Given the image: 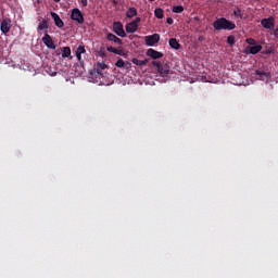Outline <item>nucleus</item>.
I'll list each match as a JSON object with an SVG mask.
<instances>
[{
  "label": "nucleus",
  "instance_id": "b1692460",
  "mask_svg": "<svg viewBox=\"0 0 278 278\" xmlns=\"http://www.w3.org/2000/svg\"><path fill=\"white\" fill-rule=\"evenodd\" d=\"M99 58H108V53H105V48L101 47L98 51Z\"/></svg>",
  "mask_w": 278,
  "mask_h": 278
},
{
  "label": "nucleus",
  "instance_id": "2f4dec72",
  "mask_svg": "<svg viewBox=\"0 0 278 278\" xmlns=\"http://www.w3.org/2000/svg\"><path fill=\"white\" fill-rule=\"evenodd\" d=\"M76 58H77L79 64H84V61L81 60V54L80 53L76 52Z\"/></svg>",
  "mask_w": 278,
  "mask_h": 278
},
{
  "label": "nucleus",
  "instance_id": "9d476101",
  "mask_svg": "<svg viewBox=\"0 0 278 278\" xmlns=\"http://www.w3.org/2000/svg\"><path fill=\"white\" fill-rule=\"evenodd\" d=\"M51 17L53 18L54 24L56 27H59V29H62V27H64V21H62L58 13L51 12Z\"/></svg>",
  "mask_w": 278,
  "mask_h": 278
},
{
  "label": "nucleus",
  "instance_id": "e433bc0d",
  "mask_svg": "<svg viewBox=\"0 0 278 278\" xmlns=\"http://www.w3.org/2000/svg\"><path fill=\"white\" fill-rule=\"evenodd\" d=\"M126 66H131V63L130 62H126Z\"/></svg>",
  "mask_w": 278,
  "mask_h": 278
},
{
  "label": "nucleus",
  "instance_id": "6e6552de",
  "mask_svg": "<svg viewBox=\"0 0 278 278\" xmlns=\"http://www.w3.org/2000/svg\"><path fill=\"white\" fill-rule=\"evenodd\" d=\"M147 55L149 58H152V60H160V58H164V53L159 52L157 50H154L152 48L148 49Z\"/></svg>",
  "mask_w": 278,
  "mask_h": 278
},
{
  "label": "nucleus",
  "instance_id": "a878e982",
  "mask_svg": "<svg viewBox=\"0 0 278 278\" xmlns=\"http://www.w3.org/2000/svg\"><path fill=\"white\" fill-rule=\"evenodd\" d=\"M76 53H80L83 55V53H86V47L85 46H78Z\"/></svg>",
  "mask_w": 278,
  "mask_h": 278
},
{
  "label": "nucleus",
  "instance_id": "7c9ffc66",
  "mask_svg": "<svg viewBox=\"0 0 278 278\" xmlns=\"http://www.w3.org/2000/svg\"><path fill=\"white\" fill-rule=\"evenodd\" d=\"M78 3H80L83 8H88V0H78Z\"/></svg>",
  "mask_w": 278,
  "mask_h": 278
},
{
  "label": "nucleus",
  "instance_id": "72a5a7b5",
  "mask_svg": "<svg viewBox=\"0 0 278 278\" xmlns=\"http://www.w3.org/2000/svg\"><path fill=\"white\" fill-rule=\"evenodd\" d=\"M161 65H162V63H160L157 61L152 62V66H155L156 68H160Z\"/></svg>",
  "mask_w": 278,
  "mask_h": 278
},
{
  "label": "nucleus",
  "instance_id": "2eb2a0df",
  "mask_svg": "<svg viewBox=\"0 0 278 278\" xmlns=\"http://www.w3.org/2000/svg\"><path fill=\"white\" fill-rule=\"evenodd\" d=\"M108 68V65L105 63H98L96 66V73L97 75H100V77H103V71Z\"/></svg>",
  "mask_w": 278,
  "mask_h": 278
},
{
  "label": "nucleus",
  "instance_id": "473e14b6",
  "mask_svg": "<svg viewBox=\"0 0 278 278\" xmlns=\"http://www.w3.org/2000/svg\"><path fill=\"white\" fill-rule=\"evenodd\" d=\"M173 23H175V21L173 20V17H167L166 24H167V25H173Z\"/></svg>",
  "mask_w": 278,
  "mask_h": 278
},
{
  "label": "nucleus",
  "instance_id": "412c9836",
  "mask_svg": "<svg viewBox=\"0 0 278 278\" xmlns=\"http://www.w3.org/2000/svg\"><path fill=\"white\" fill-rule=\"evenodd\" d=\"M62 58H71V47H64L63 48Z\"/></svg>",
  "mask_w": 278,
  "mask_h": 278
},
{
  "label": "nucleus",
  "instance_id": "6ab92c4d",
  "mask_svg": "<svg viewBox=\"0 0 278 278\" xmlns=\"http://www.w3.org/2000/svg\"><path fill=\"white\" fill-rule=\"evenodd\" d=\"M38 29H39V31L49 29V22H47V20H42L38 25Z\"/></svg>",
  "mask_w": 278,
  "mask_h": 278
},
{
  "label": "nucleus",
  "instance_id": "a211bd4d",
  "mask_svg": "<svg viewBox=\"0 0 278 278\" xmlns=\"http://www.w3.org/2000/svg\"><path fill=\"white\" fill-rule=\"evenodd\" d=\"M132 64H135L136 66H147V64H149V60L148 59H144V60L132 59Z\"/></svg>",
  "mask_w": 278,
  "mask_h": 278
},
{
  "label": "nucleus",
  "instance_id": "7ed1b4c3",
  "mask_svg": "<svg viewBox=\"0 0 278 278\" xmlns=\"http://www.w3.org/2000/svg\"><path fill=\"white\" fill-rule=\"evenodd\" d=\"M71 18L81 25L84 23V13H81L79 9L75 8L72 10Z\"/></svg>",
  "mask_w": 278,
  "mask_h": 278
},
{
  "label": "nucleus",
  "instance_id": "c9c22d12",
  "mask_svg": "<svg viewBox=\"0 0 278 278\" xmlns=\"http://www.w3.org/2000/svg\"><path fill=\"white\" fill-rule=\"evenodd\" d=\"M274 35L277 37L278 36V28H276L275 30H274Z\"/></svg>",
  "mask_w": 278,
  "mask_h": 278
},
{
  "label": "nucleus",
  "instance_id": "5701e85b",
  "mask_svg": "<svg viewBox=\"0 0 278 278\" xmlns=\"http://www.w3.org/2000/svg\"><path fill=\"white\" fill-rule=\"evenodd\" d=\"M227 42L230 47H233V45H236V37H233V35L228 36Z\"/></svg>",
  "mask_w": 278,
  "mask_h": 278
},
{
  "label": "nucleus",
  "instance_id": "c756f323",
  "mask_svg": "<svg viewBox=\"0 0 278 278\" xmlns=\"http://www.w3.org/2000/svg\"><path fill=\"white\" fill-rule=\"evenodd\" d=\"M106 51H109V53H116V48L109 46L106 47Z\"/></svg>",
  "mask_w": 278,
  "mask_h": 278
},
{
  "label": "nucleus",
  "instance_id": "393cba45",
  "mask_svg": "<svg viewBox=\"0 0 278 278\" xmlns=\"http://www.w3.org/2000/svg\"><path fill=\"white\" fill-rule=\"evenodd\" d=\"M126 63L125 61H123V59H119L116 63L115 66H117V68H123L125 67Z\"/></svg>",
  "mask_w": 278,
  "mask_h": 278
},
{
  "label": "nucleus",
  "instance_id": "f8f14e48",
  "mask_svg": "<svg viewBox=\"0 0 278 278\" xmlns=\"http://www.w3.org/2000/svg\"><path fill=\"white\" fill-rule=\"evenodd\" d=\"M255 74L258 75V77L264 80V79H270L273 77V74L270 72H265L263 70H256Z\"/></svg>",
  "mask_w": 278,
  "mask_h": 278
},
{
  "label": "nucleus",
  "instance_id": "4be33fe9",
  "mask_svg": "<svg viewBox=\"0 0 278 278\" xmlns=\"http://www.w3.org/2000/svg\"><path fill=\"white\" fill-rule=\"evenodd\" d=\"M172 12H174L175 14H181V12H184V7L175 5L173 7Z\"/></svg>",
  "mask_w": 278,
  "mask_h": 278
},
{
  "label": "nucleus",
  "instance_id": "1a4fd4ad",
  "mask_svg": "<svg viewBox=\"0 0 278 278\" xmlns=\"http://www.w3.org/2000/svg\"><path fill=\"white\" fill-rule=\"evenodd\" d=\"M260 51H262V46L261 45L248 46L245 48V53H250L251 55H257V53H260Z\"/></svg>",
  "mask_w": 278,
  "mask_h": 278
},
{
  "label": "nucleus",
  "instance_id": "f03ea898",
  "mask_svg": "<svg viewBox=\"0 0 278 278\" xmlns=\"http://www.w3.org/2000/svg\"><path fill=\"white\" fill-rule=\"evenodd\" d=\"M113 31L116 36H119V38H125L127 36L125 28H123V23L121 22L113 23Z\"/></svg>",
  "mask_w": 278,
  "mask_h": 278
},
{
  "label": "nucleus",
  "instance_id": "ddd939ff",
  "mask_svg": "<svg viewBox=\"0 0 278 278\" xmlns=\"http://www.w3.org/2000/svg\"><path fill=\"white\" fill-rule=\"evenodd\" d=\"M138 31V25L136 22H130L126 25V33L127 34H136Z\"/></svg>",
  "mask_w": 278,
  "mask_h": 278
},
{
  "label": "nucleus",
  "instance_id": "9b49d317",
  "mask_svg": "<svg viewBox=\"0 0 278 278\" xmlns=\"http://www.w3.org/2000/svg\"><path fill=\"white\" fill-rule=\"evenodd\" d=\"M106 40H109L110 42H115V45H119L122 47L123 45V39L118 38L116 35L109 33L106 35Z\"/></svg>",
  "mask_w": 278,
  "mask_h": 278
},
{
  "label": "nucleus",
  "instance_id": "0eeeda50",
  "mask_svg": "<svg viewBox=\"0 0 278 278\" xmlns=\"http://www.w3.org/2000/svg\"><path fill=\"white\" fill-rule=\"evenodd\" d=\"M41 41L43 42V45H46V47L48 49H55L56 48L55 42L53 41V38H51L50 35H48L47 33L42 37Z\"/></svg>",
  "mask_w": 278,
  "mask_h": 278
},
{
  "label": "nucleus",
  "instance_id": "cd10ccee",
  "mask_svg": "<svg viewBox=\"0 0 278 278\" xmlns=\"http://www.w3.org/2000/svg\"><path fill=\"white\" fill-rule=\"evenodd\" d=\"M245 42H247L248 45H251V46H255V45H256V41H255V39H253V38H248V39L245 40Z\"/></svg>",
  "mask_w": 278,
  "mask_h": 278
},
{
  "label": "nucleus",
  "instance_id": "f3484780",
  "mask_svg": "<svg viewBox=\"0 0 278 278\" xmlns=\"http://www.w3.org/2000/svg\"><path fill=\"white\" fill-rule=\"evenodd\" d=\"M127 18H134V16H138V10L136 8H129L126 12Z\"/></svg>",
  "mask_w": 278,
  "mask_h": 278
},
{
  "label": "nucleus",
  "instance_id": "58836bf2",
  "mask_svg": "<svg viewBox=\"0 0 278 278\" xmlns=\"http://www.w3.org/2000/svg\"><path fill=\"white\" fill-rule=\"evenodd\" d=\"M149 1L153 2V1H155V0H149Z\"/></svg>",
  "mask_w": 278,
  "mask_h": 278
},
{
  "label": "nucleus",
  "instance_id": "4468645a",
  "mask_svg": "<svg viewBox=\"0 0 278 278\" xmlns=\"http://www.w3.org/2000/svg\"><path fill=\"white\" fill-rule=\"evenodd\" d=\"M159 73H160V75L162 76V77H166V75L169 73V71H170V66H168V64H164V65H162L161 64V66H159Z\"/></svg>",
  "mask_w": 278,
  "mask_h": 278
},
{
  "label": "nucleus",
  "instance_id": "4c0bfd02",
  "mask_svg": "<svg viewBox=\"0 0 278 278\" xmlns=\"http://www.w3.org/2000/svg\"><path fill=\"white\" fill-rule=\"evenodd\" d=\"M55 3H60L61 0H53Z\"/></svg>",
  "mask_w": 278,
  "mask_h": 278
},
{
  "label": "nucleus",
  "instance_id": "c85d7f7f",
  "mask_svg": "<svg viewBox=\"0 0 278 278\" xmlns=\"http://www.w3.org/2000/svg\"><path fill=\"white\" fill-rule=\"evenodd\" d=\"M115 55H125V52L121 48L115 49Z\"/></svg>",
  "mask_w": 278,
  "mask_h": 278
},
{
  "label": "nucleus",
  "instance_id": "aec40b11",
  "mask_svg": "<svg viewBox=\"0 0 278 278\" xmlns=\"http://www.w3.org/2000/svg\"><path fill=\"white\" fill-rule=\"evenodd\" d=\"M154 15L156 18H164V10L162 8L155 9Z\"/></svg>",
  "mask_w": 278,
  "mask_h": 278
},
{
  "label": "nucleus",
  "instance_id": "423d86ee",
  "mask_svg": "<svg viewBox=\"0 0 278 278\" xmlns=\"http://www.w3.org/2000/svg\"><path fill=\"white\" fill-rule=\"evenodd\" d=\"M261 25L262 27H264V29H275V18L273 17L263 18L261 21Z\"/></svg>",
  "mask_w": 278,
  "mask_h": 278
},
{
  "label": "nucleus",
  "instance_id": "f704fd0d",
  "mask_svg": "<svg viewBox=\"0 0 278 278\" xmlns=\"http://www.w3.org/2000/svg\"><path fill=\"white\" fill-rule=\"evenodd\" d=\"M140 21H142L140 17H136V18L132 21V23H135V24L138 25V23H140Z\"/></svg>",
  "mask_w": 278,
  "mask_h": 278
},
{
  "label": "nucleus",
  "instance_id": "dca6fc26",
  "mask_svg": "<svg viewBox=\"0 0 278 278\" xmlns=\"http://www.w3.org/2000/svg\"><path fill=\"white\" fill-rule=\"evenodd\" d=\"M168 43L172 49H175V51H179V49H181V45L175 38H170Z\"/></svg>",
  "mask_w": 278,
  "mask_h": 278
},
{
  "label": "nucleus",
  "instance_id": "f257e3e1",
  "mask_svg": "<svg viewBox=\"0 0 278 278\" xmlns=\"http://www.w3.org/2000/svg\"><path fill=\"white\" fill-rule=\"evenodd\" d=\"M213 28L215 31H233L236 29V23L225 18V17H219L213 22Z\"/></svg>",
  "mask_w": 278,
  "mask_h": 278
},
{
  "label": "nucleus",
  "instance_id": "39448f33",
  "mask_svg": "<svg viewBox=\"0 0 278 278\" xmlns=\"http://www.w3.org/2000/svg\"><path fill=\"white\" fill-rule=\"evenodd\" d=\"M11 28H12V21L10 18L2 20L0 24V29L2 34H10Z\"/></svg>",
  "mask_w": 278,
  "mask_h": 278
},
{
  "label": "nucleus",
  "instance_id": "bb28decb",
  "mask_svg": "<svg viewBox=\"0 0 278 278\" xmlns=\"http://www.w3.org/2000/svg\"><path fill=\"white\" fill-rule=\"evenodd\" d=\"M233 15L237 16V18H242V11L240 9H237L233 11Z\"/></svg>",
  "mask_w": 278,
  "mask_h": 278
},
{
  "label": "nucleus",
  "instance_id": "20e7f679",
  "mask_svg": "<svg viewBox=\"0 0 278 278\" xmlns=\"http://www.w3.org/2000/svg\"><path fill=\"white\" fill-rule=\"evenodd\" d=\"M160 42V34H153L146 36V45L147 47H155Z\"/></svg>",
  "mask_w": 278,
  "mask_h": 278
}]
</instances>
